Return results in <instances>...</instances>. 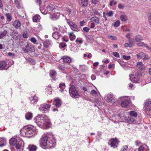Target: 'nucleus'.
Listing matches in <instances>:
<instances>
[{
  "label": "nucleus",
  "mask_w": 151,
  "mask_h": 151,
  "mask_svg": "<svg viewBox=\"0 0 151 151\" xmlns=\"http://www.w3.org/2000/svg\"><path fill=\"white\" fill-rule=\"evenodd\" d=\"M14 3L16 5V7L17 8L19 9L20 7V3L19 1L17 0H15Z\"/></svg>",
  "instance_id": "obj_48"
},
{
  "label": "nucleus",
  "mask_w": 151,
  "mask_h": 151,
  "mask_svg": "<svg viewBox=\"0 0 151 151\" xmlns=\"http://www.w3.org/2000/svg\"><path fill=\"white\" fill-rule=\"evenodd\" d=\"M13 25L15 28H17L21 26V24L18 20H16L14 22Z\"/></svg>",
  "instance_id": "obj_27"
},
{
  "label": "nucleus",
  "mask_w": 151,
  "mask_h": 151,
  "mask_svg": "<svg viewBox=\"0 0 151 151\" xmlns=\"http://www.w3.org/2000/svg\"><path fill=\"white\" fill-rule=\"evenodd\" d=\"M67 22L71 29L73 31L78 32L80 30L77 25L74 22L68 20H67Z\"/></svg>",
  "instance_id": "obj_9"
},
{
  "label": "nucleus",
  "mask_w": 151,
  "mask_h": 151,
  "mask_svg": "<svg viewBox=\"0 0 151 151\" xmlns=\"http://www.w3.org/2000/svg\"><path fill=\"white\" fill-rule=\"evenodd\" d=\"M7 33V32L6 30H4L0 34V39H2L5 37Z\"/></svg>",
  "instance_id": "obj_39"
},
{
  "label": "nucleus",
  "mask_w": 151,
  "mask_h": 151,
  "mask_svg": "<svg viewBox=\"0 0 151 151\" xmlns=\"http://www.w3.org/2000/svg\"><path fill=\"white\" fill-rule=\"evenodd\" d=\"M61 59H62L63 60L64 63H70L72 61L71 58L66 56L63 57Z\"/></svg>",
  "instance_id": "obj_22"
},
{
  "label": "nucleus",
  "mask_w": 151,
  "mask_h": 151,
  "mask_svg": "<svg viewBox=\"0 0 151 151\" xmlns=\"http://www.w3.org/2000/svg\"><path fill=\"white\" fill-rule=\"evenodd\" d=\"M27 148L29 151H36L37 149V147L35 145L30 144L28 145Z\"/></svg>",
  "instance_id": "obj_24"
},
{
  "label": "nucleus",
  "mask_w": 151,
  "mask_h": 151,
  "mask_svg": "<svg viewBox=\"0 0 151 151\" xmlns=\"http://www.w3.org/2000/svg\"><path fill=\"white\" fill-rule=\"evenodd\" d=\"M129 116L127 117L124 115H121L119 114L117 115L114 116L110 119L115 123H117L119 121L117 120L120 117L122 121L123 122H127L129 123H137L138 122L137 119V113L135 111H131L128 112Z\"/></svg>",
  "instance_id": "obj_1"
},
{
  "label": "nucleus",
  "mask_w": 151,
  "mask_h": 151,
  "mask_svg": "<svg viewBox=\"0 0 151 151\" xmlns=\"http://www.w3.org/2000/svg\"><path fill=\"white\" fill-rule=\"evenodd\" d=\"M9 68L5 62L3 61L0 62V70H7Z\"/></svg>",
  "instance_id": "obj_15"
},
{
  "label": "nucleus",
  "mask_w": 151,
  "mask_h": 151,
  "mask_svg": "<svg viewBox=\"0 0 151 151\" xmlns=\"http://www.w3.org/2000/svg\"><path fill=\"white\" fill-rule=\"evenodd\" d=\"M66 44L65 43H61L60 45V47L63 48L66 47Z\"/></svg>",
  "instance_id": "obj_56"
},
{
  "label": "nucleus",
  "mask_w": 151,
  "mask_h": 151,
  "mask_svg": "<svg viewBox=\"0 0 151 151\" xmlns=\"http://www.w3.org/2000/svg\"><path fill=\"white\" fill-rule=\"evenodd\" d=\"M40 144L43 148L46 147L49 148H54L56 145V142L53 134L50 132L44 134L40 138Z\"/></svg>",
  "instance_id": "obj_2"
},
{
  "label": "nucleus",
  "mask_w": 151,
  "mask_h": 151,
  "mask_svg": "<svg viewBox=\"0 0 151 151\" xmlns=\"http://www.w3.org/2000/svg\"><path fill=\"white\" fill-rule=\"evenodd\" d=\"M25 117L27 120H30L32 118V114L31 112H28L25 114Z\"/></svg>",
  "instance_id": "obj_29"
},
{
  "label": "nucleus",
  "mask_w": 151,
  "mask_h": 151,
  "mask_svg": "<svg viewBox=\"0 0 151 151\" xmlns=\"http://www.w3.org/2000/svg\"><path fill=\"white\" fill-rule=\"evenodd\" d=\"M113 55L116 58H119V53L117 52H114L113 53Z\"/></svg>",
  "instance_id": "obj_54"
},
{
  "label": "nucleus",
  "mask_w": 151,
  "mask_h": 151,
  "mask_svg": "<svg viewBox=\"0 0 151 151\" xmlns=\"http://www.w3.org/2000/svg\"><path fill=\"white\" fill-rule=\"evenodd\" d=\"M51 106V105L45 103L40 105V107L39 108V110L40 111H42L44 112H48Z\"/></svg>",
  "instance_id": "obj_8"
},
{
  "label": "nucleus",
  "mask_w": 151,
  "mask_h": 151,
  "mask_svg": "<svg viewBox=\"0 0 151 151\" xmlns=\"http://www.w3.org/2000/svg\"><path fill=\"white\" fill-rule=\"evenodd\" d=\"M138 58L142 59L144 60L147 59L148 58L147 57L145 54L143 52H140L137 55Z\"/></svg>",
  "instance_id": "obj_21"
},
{
  "label": "nucleus",
  "mask_w": 151,
  "mask_h": 151,
  "mask_svg": "<svg viewBox=\"0 0 151 151\" xmlns=\"http://www.w3.org/2000/svg\"><path fill=\"white\" fill-rule=\"evenodd\" d=\"M144 109L147 114L151 112V99L146 100L144 104Z\"/></svg>",
  "instance_id": "obj_5"
},
{
  "label": "nucleus",
  "mask_w": 151,
  "mask_h": 151,
  "mask_svg": "<svg viewBox=\"0 0 151 151\" xmlns=\"http://www.w3.org/2000/svg\"><path fill=\"white\" fill-rule=\"evenodd\" d=\"M76 42L79 43L80 44H81L82 43V40L81 38H77L76 40Z\"/></svg>",
  "instance_id": "obj_50"
},
{
  "label": "nucleus",
  "mask_w": 151,
  "mask_h": 151,
  "mask_svg": "<svg viewBox=\"0 0 151 151\" xmlns=\"http://www.w3.org/2000/svg\"><path fill=\"white\" fill-rule=\"evenodd\" d=\"M83 29L84 31L86 32H88L90 30V29L87 27H84Z\"/></svg>",
  "instance_id": "obj_60"
},
{
  "label": "nucleus",
  "mask_w": 151,
  "mask_h": 151,
  "mask_svg": "<svg viewBox=\"0 0 151 151\" xmlns=\"http://www.w3.org/2000/svg\"><path fill=\"white\" fill-rule=\"evenodd\" d=\"M58 28H59L58 31H59L63 33H64L65 32V28L61 27L60 26H59Z\"/></svg>",
  "instance_id": "obj_44"
},
{
  "label": "nucleus",
  "mask_w": 151,
  "mask_h": 151,
  "mask_svg": "<svg viewBox=\"0 0 151 151\" xmlns=\"http://www.w3.org/2000/svg\"><path fill=\"white\" fill-rule=\"evenodd\" d=\"M111 143L110 144V146L111 147H113L114 148H116L117 147L119 141L117 139H113L110 140Z\"/></svg>",
  "instance_id": "obj_14"
},
{
  "label": "nucleus",
  "mask_w": 151,
  "mask_h": 151,
  "mask_svg": "<svg viewBox=\"0 0 151 151\" xmlns=\"http://www.w3.org/2000/svg\"><path fill=\"white\" fill-rule=\"evenodd\" d=\"M130 79L132 82L135 83H138L139 81V75L137 73H136L135 75L132 74L130 76Z\"/></svg>",
  "instance_id": "obj_11"
},
{
  "label": "nucleus",
  "mask_w": 151,
  "mask_h": 151,
  "mask_svg": "<svg viewBox=\"0 0 151 151\" xmlns=\"http://www.w3.org/2000/svg\"><path fill=\"white\" fill-rule=\"evenodd\" d=\"M40 19V16L38 15H35L32 18L33 21L34 22H36L39 21Z\"/></svg>",
  "instance_id": "obj_33"
},
{
  "label": "nucleus",
  "mask_w": 151,
  "mask_h": 151,
  "mask_svg": "<svg viewBox=\"0 0 151 151\" xmlns=\"http://www.w3.org/2000/svg\"><path fill=\"white\" fill-rule=\"evenodd\" d=\"M93 14L95 15H96L99 14V13L96 9L93 10Z\"/></svg>",
  "instance_id": "obj_59"
},
{
  "label": "nucleus",
  "mask_w": 151,
  "mask_h": 151,
  "mask_svg": "<svg viewBox=\"0 0 151 151\" xmlns=\"http://www.w3.org/2000/svg\"><path fill=\"white\" fill-rule=\"evenodd\" d=\"M58 28L54 27H52V29L54 32L52 34L53 37L55 39H58L60 37L61 34L58 31Z\"/></svg>",
  "instance_id": "obj_10"
},
{
  "label": "nucleus",
  "mask_w": 151,
  "mask_h": 151,
  "mask_svg": "<svg viewBox=\"0 0 151 151\" xmlns=\"http://www.w3.org/2000/svg\"><path fill=\"white\" fill-rule=\"evenodd\" d=\"M96 76L95 75L93 74L91 76V78L92 80H94L96 79Z\"/></svg>",
  "instance_id": "obj_64"
},
{
  "label": "nucleus",
  "mask_w": 151,
  "mask_h": 151,
  "mask_svg": "<svg viewBox=\"0 0 151 151\" xmlns=\"http://www.w3.org/2000/svg\"><path fill=\"white\" fill-rule=\"evenodd\" d=\"M69 37L71 40H72L75 39L76 37V36L73 34V32H70L69 34Z\"/></svg>",
  "instance_id": "obj_42"
},
{
  "label": "nucleus",
  "mask_w": 151,
  "mask_h": 151,
  "mask_svg": "<svg viewBox=\"0 0 151 151\" xmlns=\"http://www.w3.org/2000/svg\"><path fill=\"white\" fill-rule=\"evenodd\" d=\"M29 99L32 104H36L38 101V98L35 95L30 97Z\"/></svg>",
  "instance_id": "obj_17"
},
{
  "label": "nucleus",
  "mask_w": 151,
  "mask_h": 151,
  "mask_svg": "<svg viewBox=\"0 0 151 151\" xmlns=\"http://www.w3.org/2000/svg\"><path fill=\"white\" fill-rule=\"evenodd\" d=\"M5 15L7 18V21L10 22L12 19V17L9 13H6Z\"/></svg>",
  "instance_id": "obj_43"
},
{
  "label": "nucleus",
  "mask_w": 151,
  "mask_h": 151,
  "mask_svg": "<svg viewBox=\"0 0 151 151\" xmlns=\"http://www.w3.org/2000/svg\"><path fill=\"white\" fill-rule=\"evenodd\" d=\"M123 58L124 59L128 60H129L131 58V57L129 56L124 55H123Z\"/></svg>",
  "instance_id": "obj_53"
},
{
  "label": "nucleus",
  "mask_w": 151,
  "mask_h": 151,
  "mask_svg": "<svg viewBox=\"0 0 151 151\" xmlns=\"http://www.w3.org/2000/svg\"><path fill=\"white\" fill-rule=\"evenodd\" d=\"M120 21L119 20H117L114 23V26L115 27H117L120 25Z\"/></svg>",
  "instance_id": "obj_46"
},
{
  "label": "nucleus",
  "mask_w": 151,
  "mask_h": 151,
  "mask_svg": "<svg viewBox=\"0 0 151 151\" xmlns=\"http://www.w3.org/2000/svg\"><path fill=\"white\" fill-rule=\"evenodd\" d=\"M61 103V101L58 98L55 99L53 102V104L57 108L60 107V106Z\"/></svg>",
  "instance_id": "obj_19"
},
{
  "label": "nucleus",
  "mask_w": 151,
  "mask_h": 151,
  "mask_svg": "<svg viewBox=\"0 0 151 151\" xmlns=\"http://www.w3.org/2000/svg\"><path fill=\"white\" fill-rule=\"evenodd\" d=\"M90 94L95 97L99 96L100 95V93L99 91L97 92L94 90L91 91Z\"/></svg>",
  "instance_id": "obj_30"
},
{
  "label": "nucleus",
  "mask_w": 151,
  "mask_h": 151,
  "mask_svg": "<svg viewBox=\"0 0 151 151\" xmlns=\"http://www.w3.org/2000/svg\"><path fill=\"white\" fill-rule=\"evenodd\" d=\"M58 67L62 70H64L65 69V67L63 65H59L58 66Z\"/></svg>",
  "instance_id": "obj_57"
},
{
  "label": "nucleus",
  "mask_w": 151,
  "mask_h": 151,
  "mask_svg": "<svg viewBox=\"0 0 151 151\" xmlns=\"http://www.w3.org/2000/svg\"><path fill=\"white\" fill-rule=\"evenodd\" d=\"M34 120L37 126L42 129H46L51 125L49 118L45 115H38L34 118Z\"/></svg>",
  "instance_id": "obj_3"
},
{
  "label": "nucleus",
  "mask_w": 151,
  "mask_h": 151,
  "mask_svg": "<svg viewBox=\"0 0 151 151\" xmlns=\"http://www.w3.org/2000/svg\"><path fill=\"white\" fill-rule=\"evenodd\" d=\"M55 8V6L53 3L49 4L47 6V9L48 11H51Z\"/></svg>",
  "instance_id": "obj_26"
},
{
  "label": "nucleus",
  "mask_w": 151,
  "mask_h": 151,
  "mask_svg": "<svg viewBox=\"0 0 151 151\" xmlns=\"http://www.w3.org/2000/svg\"><path fill=\"white\" fill-rule=\"evenodd\" d=\"M45 90H46L45 92L47 94L49 95H50L52 94V88L49 85V86L47 88L45 89Z\"/></svg>",
  "instance_id": "obj_37"
},
{
  "label": "nucleus",
  "mask_w": 151,
  "mask_h": 151,
  "mask_svg": "<svg viewBox=\"0 0 151 151\" xmlns=\"http://www.w3.org/2000/svg\"><path fill=\"white\" fill-rule=\"evenodd\" d=\"M52 111L54 112H58V109L57 108V107L55 108L52 107Z\"/></svg>",
  "instance_id": "obj_62"
},
{
  "label": "nucleus",
  "mask_w": 151,
  "mask_h": 151,
  "mask_svg": "<svg viewBox=\"0 0 151 151\" xmlns=\"http://www.w3.org/2000/svg\"><path fill=\"white\" fill-rule=\"evenodd\" d=\"M124 46L125 47H132V45H130L129 43H125L124 45Z\"/></svg>",
  "instance_id": "obj_58"
},
{
  "label": "nucleus",
  "mask_w": 151,
  "mask_h": 151,
  "mask_svg": "<svg viewBox=\"0 0 151 151\" xmlns=\"http://www.w3.org/2000/svg\"><path fill=\"white\" fill-rule=\"evenodd\" d=\"M138 150L139 151H149V150L148 147L146 145H145L140 147Z\"/></svg>",
  "instance_id": "obj_25"
},
{
  "label": "nucleus",
  "mask_w": 151,
  "mask_h": 151,
  "mask_svg": "<svg viewBox=\"0 0 151 151\" xmlns=\"http://www.w3.org/2000/svg\"><path fill=\"white\" fill-rule=\"evenodd\" d=\"M94 103L95 104L94 106L97 107L99 109H100L99 107L101 106L102 105V102L98 99H95Z\"/></svg>",
  "instance_id": "obj_18"
},
{
  "label": "nucleus",
  "mask_w": 151,
  "mask_h": 151,
  "mask_svg": "<svg viewBox=\"0 0 151 151\" xmlns=\"http://www.w3.org/2000/svg\"><path fill=\"white\" fill-rule=\"evenodd\" d=\"M137 67L140 69H142L144 68V66L141 62H138L137 64Z\"/></svg>",
  "instance_id": "obj_41"
},
{
  "label": "nucleus",
  "mask_w": 151,
  "mask_h": 151,
  "mask_svg": "<svg viewBox=\"0 0 151 151\" xmlns=\"http://www.w3.org/2000/svg\"><path fill=\"white\" fill-rule=\"evenodd\" d=\"M21 135L29 138L34 137L38 132V130L33 126L29 125L24 127L20 130Z\"/></svg>",
  "instance_id": "obj_4"
},
{
  "label": "nucleus",
  "mask_w": 151,
  "mask_h": 151,
  "mask_svg": "<svg viewBox=\"0 0 151 151\" xmlns=\"http://www.w3.org/2000/svg\"><path fill=\"white\" fill-rule=\"evenodd\" d=\"M30 40L33 43H35L36 42L37 40L34 37H32L30 39Z\"/></svg>",
  "instance_id": "obj_61"
},
{
  "label": "nucleus",
  "mask_w": 151,
  "mask_h": 151,
  "mask_svg": "<svg viewBox=\"0 0 151 151\" xmlns=\"http://www.w3.org/2000/svg\"><path fill=\"white\" fill-rule=\"evenodd\" d=\"M79 1H81V4L84 7L87 6L88 4V0H78Z\"/></svg>",
  "instance_id": "obj_31"
},
{
  "label": "nucleus",
  "mask_w": 151,
  "mask_h": 151,
  "mask_svg": "<svg viewBox=\"0 0 151 151\" xmlns=\"http://www.w3.org/2000/svg\"><path fill=\"white\" fill-rule=\"evenodd\" d=\"M120 20L122 22H126L127 20V17L125 15H122L120 17Z\"/></svg>",
  "instance_id": "obj_36"
},
{
  "label": "nucleus",
  "mask_w": 151,
  "mask_h": 151,
  "mask_svg": "<svg viewBox=\"0 0 151 151\" xmlns=\"http://www.w3.org/2000/svg\"><path fill=\"white\" fill-rule=\"evenodd\" d=\"M51 41L48 40H46L44 42V44H47L46 46L47 47L49 46L51 44Z\"/></svg>",
  "instance_id": "obj_49"
},
{
  "label": "nucleus",
  "mask_w": 151,
  "mask_h": 151,
  "mask_svg": "<svg viewBox=\"0 0 151 151\" xmlns=\"http://www.w3.org/2000/svg\"><path fill=\"white\" fill-rule=\"evenodd\" d=\"M104 99L109 103L112 104L115 103L116 101L113 94L111 93H109L106 95Z\"/></svg>",
  "instance_id": "obj_7"
},
{
  "label": "nucleus",
  "mask_w": 151,
  "mask_h": 151,
  "mask_svg": "<svg viewBox=\"0 0 151 151\" xmlns=\"http://www.w3.org/2000/svg\"><path fill=\"white\" fill-rule=\"evenodd\" d=\"M128 148L127 145H124L121 148L120 151H124L126 150Z\"/></svg>",
  "instance_id": "obj_51"
},
{
  "label": "nucleus",
  "mask_w": 151,
  "mask_h": 151,
  "mask_svg": "<svg viewBox=\"0 0 151 151\" xmlns=\"http://www.w3.org/2000/svg\"><path fill=\"white\" fill-rule=\"evenodd\" d=\"M17 139L14 138H11L9 140V143L11 145H14L17 143Z\"/></svg>",
  "instance_id": "obj_28"
},
{
  "label": "nucleus",
  "mask_w": 151,
  "mask_h": 151,
  "mask_svg": "<svg viewBox=\"0 0 151 151\" xmlns=\"http://www.w3.org/2000/svg\"><path fill=\"white\" fill-rule=\"evenodd\" d=\"M90 20L91 22L95 23L96 24L99 23L100 19L98 17H93L91 18Z\"/></svg>",
  "instance_id": "obj_20"
},
{
  "label": "nucleus",
  "mask_w": 151,
  "mask_h": 151,
  "mask_svg": "<svg viewBox=\"0 0 151 151\" xmlns=\"http://www.w3.org/2000/svg\"><path fill=\"white\" fill-rule=\"evenodd\" d=\"M59 16L60 14L58 13H53L50 15V18L52 20H55L59 18Z\"/></svg>",
  "instance_id": "obj_16"
},
{
  "label": "nucleus",
  "mask_w": 151,
  "mask_h": 151,
  "mask_svg": "<svg viewBox=\"0 0 151 151\" xmlns=\"http://www.w3.org/2000/svg\"><path fill=\"white\" fill-rule=\"evenodd\" d=\"M114 13L113 11H111L107 12L106 14V15L108 17H110L112 16L113 15Z\"/></svg>",
  "instance_id": "obj_47"
},
{
  "label": "nucleus",
  "mask_w": 151,
  "mask_h": 151,
  "mask_svg": "<svg viewBox=\"0 0 151 151\" xmlns=\"http://www.w3.org/2000/svg\"><path fill=\"white\" fill-rule=\"evenodd\" d=\"M59 87L61 89L60 91L63 92L65 88V84L64 83H60L59 85Z\"/></svg>",
  "instance_id": "obj_40"
},
{
  "label": "nucleus",
  "mask_w": 151,
  "mask_h": 151,
  "mask_svg": "<svg viewBox=\"0 0 151 151\" xmlns=\"http://www.w3.org/2000/svg\"><path fill=\"white\" fill-rule=\"evenodd\" d=\"M132 33H128L126 35V37L128 39L132 38Z\"/></svg>",
  "instance_id": "obj_52"
},
{
  "label": "nucleus",
  "mask_w": 151,
  "mask_h": 151,
  "mask_svg": "<svg viewBox=\"0 0 151 151\" xmlns=\"http://www.w3.org/2000/svg\"><path fill=\"white\" fill-rule=\"evenodd\" d=\"M128 40L129 43L130 45H131L132 46H133V43L134 41V39L133 38H131L128 39Z\"/></svg>",
  "instance_id": "obj_45"
},
{
  "label": "nucleus",
  "mask_w": 151,
  "mask_h": 151,
  "mask_svg": "<svg viewBox=\"0 0 151 151\" xmlns=\"http://www.w3.org/2000/svg\"><path fill=\"white\" fill-rule=\"evenodd\" d=\"M56 73V72L54 70H50V75L51 77L53 79L55 80Z\"/></svg>",
  "instance_id": "obj_32"
},
{
  "label": "nucleus",
  "mask_w": 151,
  "mask_h": 151,
  "mask_svg": "<svg viewBox=\"0 0 151 151\" xmlns=\"http://www.w3.org/2000/svg\"><path fill=\"white\" fill-rule=\"evenodd\" d=\"M41 12L44 14H47V12L44 9H40Z\"/></svg>",
  "instance_id": "obj_63"
},
{
  "label": "nucleus",
  "mask_w": 151,
  "mask_h": 151,
  "mask_svg": "<svg viewBox=\"0 0 151 151\" xmlns=\"http://www.w3.org/2000/svg\"><path fill=\"white\" fill-rule=\"evenodd\" d=\"M79 68L82 71L85 72L87 70L88 67L86 66L85 65H80Z\"/></svg>",
  "instance_id": "obj_38"
},
{
  "label": "nucleus",
  "mask_w": 151,
  "mask_h": 151,
  "mask_svg": "<svg viewBox=\"0 0 151 151\" xmlns=\"http://www.w3.org/2000/svg\"><path fill=\"white\" fill-rule=\"evenodd\" d=\"M129 100L128 98L125 97L121 102V106L124 108H126L129 106L130 103Z\"/></svg>",
  "instance_id": "obj_13"
},
{
  "label": "nucleus",
  "mask_w": 151,
  "mask_h": 151,
  "mask_svg": "<svg viewBox=\"0 0 151 151\" xmlns=\"http://www.w3.org/2000/svg\"><path fill=\"white\" fill-rule=\"evenodd\" d=\"M69 92L70 96L73 98H77L80 96L74 86H70L69 87Z\"/></svg>",
  "instance_id": "obj_6"
},
{
  "label": "nucleus",
  "mask_w": 151,
  "mask_h": 151,
  "mask_svg": "<svg viewBox=\"0 0 151 151\" xmlns=\"http://www.w3.org/2000/svg\"><path fill=\"white\" fill-rule=\"evenodd\" d=\"M135 40L136 42H138L140 41L143 40V39L142 37L139 35H138L135 36Z\"/></svg>",
  "instance_id": "obj_34"
},
{
  "label": "nucleus",
  "mask_w": 151,
  "mask_h": 151,
  "mask_svg": "<svg viewBox=\"0 0 151 151\" xmlns=\"http://www.w3.org/2000/svg\"><path fill=\"white\" fill-rule=\"evenodd\" d=\"M23 141L22 139H20L15 145V147L17 149H19L20 151H22L23 150Z\"/></svg>",
  "instance_id": "obj_12"
},
{
  "label": "nucleus",
  "mask_w": 151,
  "mask_h": 151,
  "mask_svg": "<svg viewBox=\"0 0 151 151\" xmlns=\"http://www.w3.org/2000/svg\"><path fill=\"white\" fill-rule=\"evenodd\" d=\"M117 2L116 1L113 0L110 2V5L112 6L114 5H115L116 4Z\"/></svg>",
  "instance_id": "obj_55"
},
{
  "label": "nucleus",
  "mask_w": 151,
  "mask_h": 151,
  "mask_svg": "<svg viewBox=\"0 0 151 151\" xmlns=\"http://www.w3.org/2000/svg\"><path fill=\"white\" fill-rule=\"evenodd\" d=\"M138 46L139 47H146L147 49L151 51V48L147 46V45L142 42H140L137 44Z\"/></svg>",
  "instance_id": "obj_23"
},
{
  "label": "nucleus",
  "mask_w": 151,
  "mask_h": 151,
  "mask_svg": "<svg viewBox=\"0 0 151 151\" xmlns=\"http://www.w3.org/2000/svg\"><path fill=\"white\" fill-rule=\"evenodd\" d=\"M6 140L4 138L0 139V147L4 146L6 143Z\"/></svg>",
  "instance_id": "obj_35"
}]
</instances>
